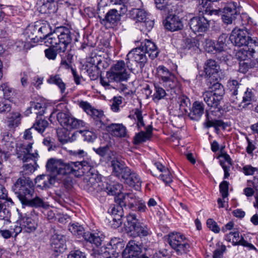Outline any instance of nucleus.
Returning <instances> with one entry per match:
<instances>
[{
	"mask_svg": "<svg viewBox=\"0 0 258 258\" xmlns=\"http://www.w3.org/2000/svg\"><path fill=\"white\" fill-rule=\"evenodd\" d=\"M84 137V140L87 142H93L96 139V135L93 132L89 130L81 131Z\"/></svg>",
	"mask_w": 258,
	"mask_h": 258,
	"instance_id": "obj_60",
	"label": "nucleus"
},
{
	"mask_svg": "<svg viewBox=\"0 0 258 258\" xmlns=\"http://www.w3.org/2000/svg\"><path fill=\"white\" fill-rule=\"evenodd\" d=\"M203 97L207 105L213 108H218L223 98L220 96L208 91H205L203 93Z\"/></svg>",
	"mask_w": 258,
	"mask_h": 258,
	"instance_id": "obj_27",
	"label": "nucleus"
},
{
	"mask_svg": "<svg viewBox=\"0 0 258 258\" xmlns=\"http://www.w3.org/2000/svg\"><path fill=\"white\" fill-rule=\"evenodd\" d=\"M164 26L166 29L170 31L181 30L183 27V23L179 17L171 15L166 18Z\"/></svg>",
	"mask_w": 258,
	"mask_h": 258,
	"instance_id": "obj_22",
	"label": "nucleus"
},
{
	"mask_svg": "<svg viewBox=\"0 0 258 258\" xmlns=\"http://www.w3.org/2000/svg\"><path fill=\"white\" fill-rule=\"evenodd\" d=\"M178 103L179 109L182 114L188 112L190 107L189 99L185 96H181L178 98Z\"/></svg>",
	"mask_w": 258,
	"mask_h": 258,
	"instance_id": "obj_47",
	"label": "nucleus"
},
{
	"mask_svg": "<svg viewBox=\"0 0 258 258\" xmlns=\"http://www.w3.org/2000/svg\"><path fill=\"white\" fill-rule=\"evenodd\" d=\"M229 39L236 46H244L237 51V59L245 60L254 58L258 62V40L251 38L247 30L235 28L232 30Z\"/></svg>",
	"mask_w": 258,
	"mask_h": 258,
	"instance_id": "obj_1",
	"label": "nucleus"
},
{
	"mask_svg": "<svg viewBox=\"0 0 258 258\" xmlns=\"http://www.w3.org/2000/svg\"><path fill=\"white\" fill-rule=\"evenodd\" d=\"M126 223L124 224L125 230L128 232L132 233L140 222H139L135 214H130L126 216Z\"/></svg>",
	"mask_w": 258,
	"mask_h": 258,
	"instance_id": "obj_45",
	"label": "nucleus"
},
{
	"mask_svg": "<svg viewBox=\"0 0 258 258\" xmlns=\"http://www.w3.org/2000/svg\"><path fill=\"white\" fill-rule=\"evenodd\" d=\"M238 8L237 3L231 2L228 3L223 10V21L227 24H231L238 13Z\"/></svg>",
	"mask_w": 258,
	"mask_h": 258,
	"instance_id": "obj_21",
	"label": "nucleus"
},
{
	"mask_svg": "<svg viewBox=\"0 0 258 258\" xmlns=\"http://www.w3.org/2000/svg\"><path fill=\"white\" fill-rule=\"evenodd\" d=\"M11 216V213L9 210L7 208H3L0 210V220L4 221V224H8L11 223L10 220Z\"/></svg>",
	"mask_w": 258,
	"mask_h": 258,
	"instance_id": "obj_56",
	"label": "nucleus"
},
{
	"mask_svg": "<svg viewBox=\"0 0 258 258\" xmlns=\"http://www.w3.org/2000/svg\"><path fill=\"white\" fill-rule=\"evenodd\" d=\"M204 69L207 77L215 80L220 78L221 70L219 64L215 60L212 59L207 60L205 63Z\"/></svg>",
	"mask_w": 258,
	"mask_h": 258,
	"instance_id": "obj_17",
	"label": "nucleus"
},
{
	"mask_svg": "<svg viewBox=\"0 0 258 258\" xmlns=\"http://www.w3.org/2000/svg\"><path fill=\"white\" fill-rule=\"evenodd\" d=\"M122 103V98L120 96L114 97L111 105V109L113 112H117L119 111V106Z\"/></svg>",
	"mask_w": 258,
	"mask_h": 258,
	"instance_id": "obj_63",
	"label": "nucleus"
},
{
	"mask_svg": "<svg viewBox=\"0 0 258 258\" xmlns=\"http://www.w3.org/2000/svg\"><path fill=\"white\" fill-rule=\"evenodd\" d=\"M1 89L3 92L4 98L7 100L10 99L14 95L15 91L7 83H3L1 86Z\"/></svg>",
	"mask_w": 258,
	"mask_h": 258,
	"instance_id": "obj_52",
	"label": "nucleus"
},
{
	"mask_svg": "<svg viewBox=\"0 0 258 258\" xmlns=\"http://www.w3.org/2000/svg\"><path fill=\"white\" fill-rule=\"evenodd\" d=\"M85 70L91 80H97L100 75V72L95 66L85 64Z\"/></svg>",
	"mask_w": 258,
	"mask_h": 258,
	"instance_id": "obj_48",
	"label": "nucleus"
},
{
	"mask_svg": "<svg viewBox=\"0 0 258 258\" xmlns=\"http://www.w3.org/2000/svg\"><path fill=\"white\" fill-rule=\"evenodd\" d=\"M85 241L98 247L102 244L105 235L102 232L98 230L84 232L83 234Z\"/></svg>",
	"mask_w": 258,
	"mask_h": 258,
	"instance_id": "obj_19",
	"label": "nucleus"
},
{
	"mask_svg": "<svg viewBox=\"0 0 258 258\" xmlns=\"http://www.w3.org/2000/svg\"><path fill=\"white\" fill-rule=\"evenodd\" d=\"M254 94L253 91L251 89L247 88L244 93L242 98V102L247 105L250 104L252 101H254Z\"/></svg>",
	"mask_w": 258,
	"mask_h": 258,
	"instance_id": "obj_55",
	"label": "nucleus"
},
{
	"mask_svg": "<svg viewBox=\"0 0 258 258\" xmlns=\"http://www.w3.org/2000/svg\"><path fill=\"white\" fill-rule=\"evenodd\" d=\"M122 188L123 186L121 183L110 180L109 182L106 183L104 190L109 195H118L120 194L119 192Z\"/></svg>",
	"mask_w": 258,
	"mask_h": 258,
	"instance_id": "obj_39",
	"label": "nucleus"
},
{
	"mask_svg": "<svg viewBox=\"0 0 258 258\" xmlns=\"http://www.w3.org/2000/svg\"><path fill=\"white\" fill-rule=\"evenodd\" d=\"M108 213L113 216V220L118 223H121V218L123 216V208L119 205H111L108 210Z\"/></svg>",
	"mask_w": 258,
	"mask_h": 258,
	"instance_id": "obj_37",
	"label": "nucleus"
},
{
	"mask_svg": "<svg viewBox=\"0 0 258 258\" xmlns=\"http://www.w3.org/2000/svg\"><path fill=\"white\" fill-rule=\"evenodd\" d=\"M34 210L31 211L30 213L25 214L22 219V224H20L21 232L30 233L35 231L37 227V222L35 219L36 216Z\"/></svg>",
	"mask_w": 258,
	"mask_h": 258,
	"instance_id": "obj_14",
	"label": "nucleus"
},
{
	"mask_svg": "<svg viewBox=\"0 0 258 258\" xmlns=\"http://www.w3.org/2000/svg\"><path fill=\"white\" fill-rule=\"evenodd\" d=\"M129 76L125 63L122 60H118L108 71L109 80L111 81H116V83L126 81Z\"/></svg>",
	"mask_w": 258,
	"mask_h": 258,
	"instance_id": "obj_6",
	"label": "nucleus"
},
{
	"mask_svg": "<svg viewBox=\"0 0 258 258\" xmlns=\"http://www.w3.org/2000/svg\"><path fill=\"white\" fill-rule=\"evenodd\" d=\"M12 189L22 204L29 198L33 197L35 192V186L33 181L29 177L25 176L18 178Z\"/></svg>",
	"mask_w": 258,
	"mask_h": 258,
	"instance_id": "obj_2",
	"label": "nucleus"
},
{
	"mask_svg": "<svg viewBox=\"0 0 258 258\" xmlns=\"http://www.w3.org/2000/svg\"><path fill=\"white\" fill-rule=\"evenodd\" d=\"M146 131H141L136 134L134 138L133 143L135 145H139L149 140L152 136V126L148 125Z\"/></svg>",
	"mask_w": 258,
	"mask_h": 258,
	"instance_id": "obj_31",
	"label": "nucleus"
},
{
	"mask_svg": "<svg viewBox=\"0 0 258 258\" xmlns=\"http://www.w3.org/2000/svg\"><path fill=\"white\" fill-rule=\"evenodd\" d=\"M87 165L86 161L63 162L61 160L58 174H73L76 177H79L84 174L86 170L90 169V166Z\"/></svg>",
	"mask_w": 258,
	"mask_h": 258,
	"instance_id": "obj_5",
	"label": "nucleus"
},
{
	"mask_svg": "<svg viewBox=\"0 0 258 258\" xmlns=\"http://www.w3.org/2000/svg\"><path fill=\"white\" fill-rule=\"evenodd\" d=\"M132 232L135 233V234L138 236H145L148 234V229L146 226H142L141 223H139Z\"/></svg>",
	"mask_w": 258,
	"mask_h": 258,
	"instance_id": "obj_57",
	"label": "nucleus"
},
{
	"mask_svg": "<svg viewBox=\"0 0 258 258\" xmlns=\"http://www.w3.org/2000/svg\"><path fill=\"white\" fill-rule=\"evenodd\" d=\"M54 179L49 175H40L35 178L36 183H39L38 186L42 188L49 187L53 184Z\"/></svg>",
	"mask_w": 258,
	"mask_h": 258,
	"instance_id": "obj_43",
	"label": "nucleus"
},
{
	"mask_svg": "<svg viewBox=\"0 0 258 258\" xmlns=\"http://www.w3.org/2000/svg\"><path fill=\"white\" fill-rule=\"evenodd\" d=\"M211 85L209 87L211 90L208 91L212 92L217 95L223 97V96L224 94L223 86L218 82H215L212 84L211 83Z\"/></svg>",
	"mask_w": 258,
	"mask_h": 258,
	"instance_id": "obj_53",
	"label": "nucleus"
},
{
	"mask_svg": "<svg viewBox=\"0 0 258 258\" xmlns=\"http://www.w3.org/2000/svg\"><path fill=\"white\" fill-rule=\"evenodd\" d=\"M176 82L173 75L164 67H162V86L165 89L162 88V98L166 97L170 94L172 95V92H174V88L176 86Z\"/></svg>",
	"mask_w": 258,
	"mask_h": 258,
	"instance_id": "obj_9",
	"label": "nucleus"
},
{
	"mask_svg": "<svg viewBox=\"0 0 258 258\" xmlns=\"http://www.w3.org/2000/svg\"><path fill=\"white\" fill-rule=\"evenodd\" d=\"M22 205L31 207L43 208H46L48 207V205L44 201L43 199L38 196L29 198L22 204Z\"/></svg>",
	"mask_w": 258,
	"mask_h": 258,
	"instance_id": "obj_35",
	"label": "nucleus"
},
{
	"mask_svg": "<svg viewBox=\"0 0 258 258\" xmlns=\"http://www.w3.org/2000/svg\"><path fill=\"white\" fill-rule=\"evenodd\" d=\"M191 30L195 33L205 32L209 27V21L204 17H194L189 23Z\"/></svg>",
	"mask_w": 258,
	"mask_h": 258,
	"instance_id": "obj_20",
	"label": "nucleus"
},
{
	"mask_svg": "<svg viewBox=\"0 0 258 258\" xmlns=\"http://www.w3.org/2000/svg\"><path fill=\"white\" fill-rule=\"evenodd\" d=\"M124 243L119 238L114 237L111 239L109 244L107 247H110V248L115 250L119 254L122 249L124 247Z\"/></svg>",
	"mask_w": 258,
	"mask_h": 258,
	"instance_id": "obj_51",
	"label": "nucleus"
},
{
	"mask_svg": "<svg viewBox=\"0 0 258 258\" xmlns=\"http://www.w3.org/2000/svg\"><path fill=\"white\" fill-rule=\"evenodd\" d=\"M110 3L112 5L119 6L118 10L121 14H125L127 11V6L124 4L123 0H110Z\"/></svg>",
	"mask_w": 258,
	"mask_h": 258,
	"instance_id": "obj_62",
	"label": "nucleus"
},
{
	"mask_svg": "<svg viewBox=\"0 0 258 258\" xmlns=\"http://www.w3.org/2000/svg\"><path fill=\"white\" fill-rule=\"evenodd\" d=\"M135 199L136 196L132 193H120L114 198L116 204L122 208H128L132 210L135 209Z\"/></svg>",
	"mask_w": 258,
	"mask_h": 258,
	"instance_id": "obj_18",
	"label": "nucleus"
},
{
	"mask_svg": "<svg viewBox=\"0 0 258 258\" xmlns=\"http://www.w3.org/2000/svg\"><path fill=\"white\" fill-rule=\"evenodd\" d=\"M165 240L178 255L186 253L188 250L189 245L185 236L181 233L177 232L170 233L165 237Z\"/></svg>",
	"mask_w": 258,
	"mask_h": 258,
	"instance_id": "obj_4",
	"label": "nucleus"
},
{
	"mask_svg": "<svg viewBox=\"0 0 258 258\" xmlns=\"http://www.w3.org/2000/svg\"><path fill=\"white\" fill-rule=\"evenodd\" d=\"M61 162V160H56L53 158L49 159L46 165V170L54 175L58 174Z\"/></svg>",
	"mask_w": 258,
	"mask_h": 258,
	"instance_id": "obj_44",
	"label": "nucleus"
},
{
	"mask_svg": "<svg viewBox=\"0 0 258 258\" xmlns=\"http://www.w3.org/2000/svg\"><path fill=\"white\" fill-rule=\"evenodd\" d=\"M56 118L61 126L69 128H79L84 126L85 124L82 120L77 119L62 112H58L57 114Z\"/></svg>",
	"mask_w": 258,
	"mask_h": 258,
	"instance_id": "obj_10",
	"label": "nucleus"
},
{
	"mask_svg": "<svg viewBox=\"0 0 258 258\" xmlns=\"http://www.w3.org/2000/svg\"><path fill=\"white\" fill-rule=\"evenodd\" d=\"M101 258H117L118 253L115 251L110 248V247H105L102 250Z\"/></svg>",
	"mask_w": 258,
	"mask_h": 258,
	"instance_id": "obj_54",
	"label": "nucleus"
},
{
	"mask_svg": "<svg viewBox=\"0 0 258 258\" xmlns=\"http://www.w3.org/2000/svg\"><path fill=\"white\" fill-rule=\"evenodd\" d=\"M149 16L141 9H132L130 12V17L137 23H140L143 29L145 28V31L147 32L150 31L154 26V21L150 19Z\"/></svg>",
	"mask_w": 258,
	"mask_h": 258,
	"instance_id": "obj_7",
	"label": "nucleus"
},
{
	"mask_svg": "<svg viewBox=\"0 0 258 258\" xmlns=\"http://www.w3.org/2000/svg\"><path fill=\"white\" fill-rule=\"evenodd\" d=\"M102 57L101 55H97L96 53H92L90 57L88 58L86 64L96 66L99 62H100Z\"/></svg>",
	"mask_w": 258,
	"mask_h": 258,
	"instance_id": "obj_64",
	"label": "nucleus"
},
{
	"mask_svg": "<svg viewBox=\"0 0 258 258\" xmlns=\"http://www.w3.org/2000/svg\"><path fill=\"white\" fill-rule=\"evenodd\" d=\"M106 130L113 136L124 138L127 135L126 128L120 123H111L106 127Z\"/></svg>",
	"mask_w": 258,
	"mask_h": 258,
	"instance_id": "obj_26",
	"label": "nucleus"
},
{
	"mask_svg": "<svg viewBox=\"0 0 258 258\" xmlns=\"http://www.w3.org/2000/svg\"><path fill=\"white\" fill-rule=\"evenodd\" d=\"M221 158L220 163L224 171V178L225 179L228 178L230 176L229 171L232 166L231 158L228 154H223Z\"/></svg>",
	"mask_w": 258,
	"mask_h": 258,
	"instance_id": "obj_41",
	"label": "nucleus"
},
{
	"mask_svg": "<svg viewBox=\"0 0 258 258\" xmlns=\"http://www.w3.org/2000/svg\"><path fill=\"white\" fill-rule=\"evenodd\" d=\"M21 230L19 223L17 222L11 226L10 230H0V234L4 238L8 239L13 235L16 237L21 232Z\"/></svg>",
	"mask_w": 258,
	"mask_h": 258,
	"instance_id": "obj_38",
	"label": "nucleus"
},
{
	"mask_svg": "<svg viewBox=\"0 0 258 258\" xmlns=\"http://www.w3.org/2000/svg\"><path fill=\"white\" fill-rule=\"evenodd\" d=\"M63 236L54 234L51 239V246L52 250L56 252L61 253L66 248Z\"/></svg>",
	"mask_w": 258,
	"mask_h": 258,
	"instance_id": "obj_28",
	"label": "nucleus"
},
{
	"mask_svg": "<svg viewBox=\"0 0 258 258\" xmlns=\"http://www.w3.org/2000/svg\"><path fill=\"white\" fill-rule=\"evenodd\" d=\"M111 166L112 167V175L124 181L131 174L132 171L129 167L125 166L123 162L117 159H113L111 161Z\"/></svg>",
	"mask_w": 258,
	"mask_h": 258,
	"instance_id": "obj_16",
	"label": "nucleus"
},
{
	"mask_svg": "<svg viewBox=\"0 0 258 258\" xmlns=\"http://www.w3.org/2000/svg\"><path fill=\"white\" fill-rule=\"evenodd\" d=\"M221 39V38H220L216 44H214V43L212 42H209L207 43L206 47V51L211 52H213L214 50L216 51H222L223 50L225 44V42H223L222 40H220Z\"/></svg>",
	"mask_w": 258,
	"mask_h": 258,
	"instance_id": "obj_49",
	"label": "nucleus"
},
{
	"mask_svg": "<svg viewBox=\"0 0 258 258\" xmlns=\"http://www.w3.org/2000/svg\"><path fill=\"white\" fill-rule=\"evenodd\" d=\"M217 247L214 250L213 253V258H221L223 256V254L226 250V247L222 243H218L217 244Z\"/></svg>",
	"mask_w": 258,
	"mask_h": 258,
	"instance_id": "obj_58",
	"label": "nucleus"
},
{
	"mask_svg": "<svg viewBox=\"0 0 258 258\" xmlns=\"http://www.w3.org/2000/svg\"><path fill=\"white\" fill-rule=\"evenodd\" d=\"M224 239L229 242H231L232 245H242L247 247L249 250H256L255 247L251 243L245 240L242 236L240 235L238 231H231L226 234Z\"/></svg>",
	"mask_w": 258,
	"mask_h": 258,
	"instance_id": "obj_13",
	"label": "nucleus"
},
{
	"mask_svg": "<svg viewBox=\"0 0 258 258\" xmlns=\"http://www.w3.org/2000/svg\"><path fill=\"white\" fill-rule=\"evenodd\" d=\"M205 107L203 102L195 101L192 107L190 113V117L193 120H198L200 119L204 112Z\"/></svg>",
	"mask_w": 258,
	"mask_h": 258,
	"instance_id": "obj_34",
	"label": "nucleus"
},
{
	"mask_svg": "<svg viewBox=\"0 0 258 258\" xmlns=\"http://www.w3.org/2000/svg\"><path fill=\"white\" fill-rule=\"evenodd\" d=\"M48 125V122L45 119H39L37 117L35 122L33 124L32 128H33L38 133L42 134Z\"/></svg>",
	"mask_w": 258,
	"mask_h": 258,
	"instance_id": "obj_50",
	"label": "nucleus"
},
{
	"mask_svg": "<svg viewBox=\"0 0 258 258\" xmlns=\"http://www.w3.org/2000/svg\"><path fill=\"white\" fill-rule=\"evenodd\" d=\"M111 166L112 167V175L124 181L131 174L132 171L129 167L125 166L123 162L117 159H113L111 161Z\"/></svg>",
	"mask_w": 258,
	"mask_h": 258,
	"instance_id": "obj_15",
	"label": "nucleus"
},
{
	"mask_svg": "<svg viewBox=\"0 0 258 258\" xmlns=\"http://www.w3.org/2000/svg\"><path fill=\"white\" fill-rule=\"evenodd\" d=\"M251 58H247L245 60L239 59L240 61L239 62V71L242 73H245L249 68L253 67L252 64L249 63L248 59Z\"/></svg>",
	"mask_w": 258,
	"mask_h": 258,
	"instance_id": "obj_61",
	"label": "nucleus"
},
{
	"mask_svg": "<svg viewBox=\"0 0 258 258\" xmlns=\"http://www.w3.org/2000/svg\"><path fill=\"white\" fill-rule=\"evenodd\" d=\"M239 84L237 81L235 80H229L227 83V87L229 91L231 93V100L233 102H235V99H237L236 95L238 94V89L239 88Z\"/></svg>",
	"mask_w": 258,
	"mask_h": 258,
	"instance_id": "obj_46",
	"label": "nucleus"
},
{
	"mask_svg": "<svg viewBox=\"0 0 258 258\" xmlns=\"http://www.w3.org/2000/svg\"><path fill=\"white\" fill-rule=\"evenodd\" d=\"M162 181H164L166 185H169L172 181V176L169 170L163 168L162 166Z\"/></svg>",
	"mask_w": 258,
	"mask_h": 258,
	"instance_id": "obj_59",
	"label": "nucleus"
},
{
	"mask_svg": "<svg viewBox=\"0 0 258 258\" xmlns=\"http://www.w3.org/2000/svg\"><path fill=\"white\" fill-rule=\"evenodd\" d=\"M46 29L45 27H41L38 28L37 26L34 25H28L23 33V36L25 38L24 48L25 49H30L33 45L31 44L29 46V43L33 42L34 43L38 42L39 38L41 36L39 35L40 33H42L43 31Z\"/></svg>",
	"mask_w": 258,
	"mask_h": 258,
	"instance_id": "obj_8",
	"label": "nucleus"
},
{
	"mask_svg": "<svg viewBox=\"0 0 258 258\" xmlns=\"http://www.w3.org/2000/svg\"><path fill=\"white\" fill-rule=\"evenodd\" d=\"M58 34L56 33V27L53 32L46 35L44 37L45 42L50 45L51 47L56 48L58 51V46H59V40Z\"/></svg>",
	"mask_w": 258,
	"mask_h": 258,
	"instance_id": "obj_42",
	"label": "nucleus"
},
{
	"mask_svg": "<svg viewBox=\"0 0 258 258\" xmlns=\"http://www.w3.org/2000/svg\"><path fill=\"white\" fill-rule=\"evenodd\" d=\"M126 64L130 63V60L135 61L137 66H139L140 68L142 70L145 64L147 62V57L144 50L141 47H137L131 50L126 55Z\"/></svg>",
	"mask_w": 258,
	"mask_h": 258,
	"instance_id": "obj_12",
	"label": "nucleus"
},
{
	"mask_svg": "<svg viewBox=\"0 0 258 258\" xmlns=\"http://www.w3.org/2000/svg\"><path fill=\"white\" fill-rule=\"evenodd\" d=\"M49 84L55 85L60 89L61 93H64L66 90V84L58 74L50 75L46 80Z\"/></svg>",
	"mask_w": 258,
	"mask_h": 258,
	"instance_id": "obj_40",
	"label": "nucleus"
},
{
	"mask_svg": "<svg viewBox=\"0 0 258 258\" xmlns=\"http://www.w3.org/2000/svg\"><path fill=\"white\" fill-rule=\"evenodd\" d=\"M140 47L144 50L146 54L148 53L149 56L152 59L156 58L159 53L155 44L149 40L145 39L144 42L141 43Z\"/></svg>",
	"mask_w": 258,
	"mask_h": 258,
	"instance_id": "obj_29",
	"label": "nucleus"
},
{
	"mask_svg": "<svg viewBox=\"0 0 258 258\" xmlns=\"http://www.w3.org/2000/svg\"><path fill=\"white\" fill-rule=\"evenodd\" d=\"M124 14H121L116 9H110L105 15L102 20L105 25H109V27L116 26L120 21L121 17Z\"/></svg>",
	"mask_w": 258,
	"mask_h": 258,
	"instance_id": "obj_23",
	"label": "nucleus"
},
{
	"mask_svg": "<svg viewBox=\"0 0 258 258\" xmlns=\"http://www.w3.org/2000/svg\"><path fill=\"white\" fill-rule=\"evenodd\" d=\"M41 6L39 12L42 14H51L56 12L57 7L55 0H38Z\"/></svg>",
	"mask_w": 258,
	"mask_h": 258,
	"instance_id": "obj_30",
	"label": "nucleus"
},
{
	"mask_svg": "<svg viewBox=\"0 0 258 258\" xmlns=\"http://www.w3.org/2000/svg\"><path fill=\"white\" fill-rule=\"evenodd\" d=\"M1 151H3L4 158L7 160L11 155V152L16 147L14 138L8 132L3 134L0 143Z\"/></svg>",
	"mask_w": 258,
	"mask_h": 258,
	"instance_id": "obj_11",
	"label": "nucleus"
},
{
	"mask_svg": "<svg viewBox=\"0 0 258 258\" xmlns=\"http://www.w3.org/2000/svg\"><path fill=\"white\" fill-rule=\"evenodd\" d=\"M46 107L45 105L43 103L31 102L30 106L26 110L27 114L31 113H34L38 116H42L45 113Z\"/></svg>",
	"mask_w": 258,
	"mask_h": 258,
	"instance_id": "obj_36",
	"label": "nucleus"
},
{
	"mask_svg": "<svg viewBox=\"0 0 258 258\" xmlns=\"http://www.w3.org/2000/svg\"><path fill=\"white\" fill-rule=\"evenodd\" d=\"M56 33L58 34L59 40V46L58 48L59 53L64 52L72 42L73 41H78L79 37V33H76L66 26H57Z\"/></svg>",
	"mask_w": 258,
	"mask_h": 258,
	"instance_id": "obj_3",
	"label": "nucleus"
},
{
	"mask_svg": "<svg viewBox=\"0 0 258 258\" xmlns=\"http://www.w3.org/2000/svg\"><path fill=\"white\" fill-rule=\"evenodd\" d=\"M32 148L31 144L27 146L24 144H20L16 147V154L17 158L26 162L31 159V155L30 153Z\"/></svg>",
	"mask_w": 258,
	"mask_h": 258,
	"instance_id": "obj_24",
	"label": "nucleus"
},
{
	"mask_svg": "<svg viewBox=\"0 0 258 258\" xmlns=\"http://www.w3.org/2000/svg\"><path fill=\"white\" fill-rule=\"evenodd\" d=\"M22 115L19 112L12 111L6 117V122L9 128L12 129L18 126L21 122Z\"/></svg>",
	"mask_w": 258,
	"mask_h": 258,
	"instance_id": "obj_32",
	"label": "nucleus"
},
{
	"mask_svg": "<svg viewBox=\"0 0 258 258\" xmlns=\"http://www.w3.org/2000/svg\"><path fill=\"white\" fill-rule=\"evenodd\" d=\"M141 252V249L135 241H130L122 253L124 258H132L138 256Z\"/></svg>",
	"mask_w": 258,
	"mask_h": 258,
	"instance_id": "obj_25",
	"label": "nucleus"
},
{
	"mask_svg": "<svg viewBox=\"0 0 258 258\" xmlns=\"http://www.w3.org/2000/svg\"><path fill=\"white\" fill-rule=\"evenodd\" d=\"M124 182L137 190H139L141 188L142 184L141 178L137 173L132 170L131 172V174L128 175V176L127 177Z\"/></svg>",
	"mask_w": 258,
	"mask_h": 258,
	"instance_id": "obj_33",
	"label": "nucleus"
}]
</instances>
